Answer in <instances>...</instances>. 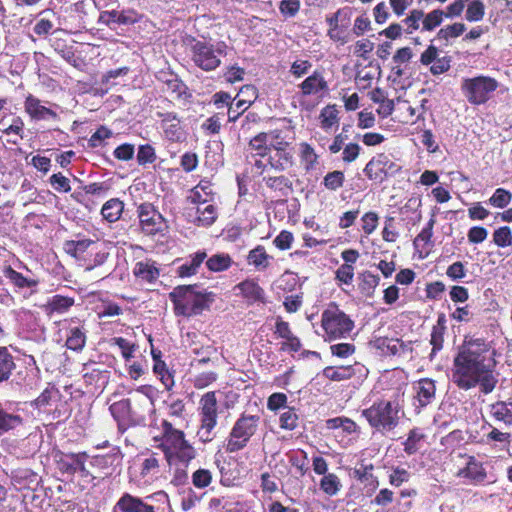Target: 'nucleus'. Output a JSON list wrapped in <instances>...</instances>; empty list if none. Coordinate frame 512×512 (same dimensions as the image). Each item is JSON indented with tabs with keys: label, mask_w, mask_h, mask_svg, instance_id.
Returning a JSON list of instances; mask_svg holds the SVG:
<instances>
[{
	"label": "nucleus",
	"mask_w": 512,
	"mask_h": 512,
	"mask_svg": "<svg viewBox=\"0 0 512 512\" xmlns=\"http://www.w3.org/2000/svg\"><path fill=\"white\" fill-rule=\"evenodd\" d=\"M212 190L208 182H200L191 192L190 198L193 202L205 204L208 200L207 197L211 194Z\"/></svg>",
	"instance_id": "38"
},
{
	"label": "nucleus",
	"mask_w": 512,
	"mask_h": 512,
	"mask_svg": "<svg viewBox=\"0 0 512 512\" xmlns=\"http://www.w3.org/2000/svg\"><path fill=\"white\" fill-rule=\"evenodd\" d=\"M495 352L482 339L465 341L459 347L452 367V381L462 390L480 386L488 394L493 391L497 379L493 374Z\"/></svg>",
	"instance_id": "1"
},
{
	"label": "nucleus",
	"mask_w": 512,
	"mask_h": 512,
	"mask_svg": "<svg viewBox=\"0 0 512 512\" xmlns=\"http://www.w3.org/2000/svg\"><path fill=\"white\" fill-rule=\"evenodd\" d=\"M338 121V110L335 108V106L329 105L322 109L320 113V123L324 130L328 131L330 128L336 125Z\"/></svg>",
	"instance_id": "32"
},
{
	"label": "nucleus",
	"mask_w": 512,
	"mask_h": 512,
	"mask_svg": "<svg viewBox=\"0 0 512 512\" xmlns=\"http://www.w3.org/2000/svg\"><path fill=\"white\" fill-rule=\"evenodd\" d=\"M270 135L268 133H259L249 142V149L256 153V155L264 157L269 151Z\"/></svg>",
	"instance_id": "26"
},
{
	"label": "nucleus",
	"mask_w": 512,
	"mask_h": 512,
	"mask_svg": "<svg viewBox=\"0 0 512 512\" xmlns=\"http://www.w3.org/2000/svg\"><path fill=\"white\" fill-rule=\"evenodd\" d=\"M300 157L306 170L313 169L317 164L318 155L315 150L307 143L300 144Z\"/></svg>",
	"instance_id": "35"
},
{
	"label": "nucleus",
	"mask_w": 512,
	"mask_h": 512,
	"mask_svg": "<svg viewBox=\"0 0 512 512\" xmlns=\"http://www.w3.org/2000/svg\"><path fill=\"white\" fill-rule=\"evenodd\" d=\"M297 420V414L292 409H288L282 413L280 417V425L284 429L292 430L297 426Z\"/></svg>",
	"instance_id": "51"
},
{
	"label": "nucleus",
	"mask_w": 512,
	"mask_h": 512,
	"mask_svg": "<svg viewBox=\"0 0 512 512\" xmlns=\"http://www.w3.org/2000/svg\"><path fill=\"white\" fill-rule=\"evenodd\" d=\"M169 297L174 304L175 313L186 317L202 313L214 300L212 293L200 291L196 285L175 287Z\"/></svg>",
	"instance_id": "2"
},
{
	"label": "nucleus",
	"mask_w": 512,
	"mask_h": 512,
	"mask_svg": "<svg viewBox=\"0 0 512 512\" xmlns=\"http://www.w3.org/2000/svg\"><path fill=\"white\" fill-rule=\"evenodd\" d=\"M86 335L78 327H72L69 329V334L66 339V346L68 349L74 351H80L85 346Z\"/></svg>",
	"instance_id": "25"
},
{
	"label": "nucleus",
	"mask_w": 512,
	"mask_h": 512,
	"mask_svg": "<svg viewBox=\"0 0 512 512\" xmlns=\"http://www.w3.org/2000/svg\"><path fill=\"white\" fill-rule=\"evenodd\" d=\"M353 373L351 366L327 367L323 370V375L332 381L349 379Z\"/></svg>",
	"instance_id": "27"
},
{
	"label": "nucleus",
	"mask_w": 512,
	"mask_h": 512,
	"mask_svg": "<svg viewBox=\"0 0 512 512\" xmlns=\"http://www.w3.org/2000/svg\"><path fill=\"white\" fill-rule=\"evenodd\" d=\"M292 158V154L287 149H283L275 152V156L270 157V164L275 169L284 170L292 164Z\"/></svg>",
	"instance_id": "36"
},
{
	"label": "nucleus",
	"mask_w": 512,
	"mask_h": 512,
	"mask_svg": "<svg viewBox=\"0 0 512 512\" xmlns=\"http://www.w3.org/2000/svg\"><path fill=\"white\" fill-rule=\"evenodd\" d=\"M73 304L74 300L72 298L56 295L48 303V309L50 312L63 313L67 311Z\"/></svg>",
	"instance_id": "39"
},
{
	"label": "nucleus",
	"mask_w": 512,
	"mask_h": 512,
	"mask_svg": "<svg viewBox=\"0 0 512 512\" xmlns=\"http://www.w3.org/2000/svg\"><path fill=\"white\" fill-rule=\"evenodd\" d=\"M235 288L239 289L243 297L248 300L257 301L263 299L264 291L254 280L243 281Z\"/></svg>",
	"instance_id": "20"
},
{
	"label": "nucleus",
	"mask_w": 512,
	"mask_h": 512,
	"mask_svg": "<svg viewBox=\"0 0 512 512\" xmlns=\"http://www.w3.org/2000/svg\"><path fill=\"white\" fill-rule=\"evenodd\" d=\"M163 437L160 448L170 466L180 462L184 467L195 458V449L185 439L184 432L178 430L168 422L163 424Z\"/></svg>",
	"instance_id": "3"
},
{
	"label": "nucleus",
	"mask_w": 512,
	"mask_h": 512,
	"mask_svg": "<svg viewBox=\"0 0 512 512\" xmlns=\"http://www.w3.org/2000/svg\"><path fill=\"white\" fill-rule=\"evenodd\" d=\"M300 7L299 0H283L280 3V11L288 16H294Z\"/></svg>",
	"instance_id": "56"
},
{
	"label": "nucleus",
	"mask_w": 512,
	"mask_h": 512,
	"mask_svg": "<svg viewBox=\"0 0 512 512\" xmlns=\"http://www.w3.org/2000/svg\"><path fill=\"white\" fill-rule=\"evenodd\" d=\"M206 258L205 252H198L191 259L190 263L183 264L179 267V275L181 277L191 276L196 273L197 268L203 263Z\"/></svg>",
	"instance_id": "34"
},
{
	"label": "nucleus",
	"mask_w": 512,
	"mask_h": 512,
	"mask_svg": "<svg viewBox=\"0 0 512 512\" xmlns=\"http://www.w3.org/2000/svg\"><path fill=\"white\" fill-rule=\"evenodd\" d=\"M466 30L464 23H454L441 28L437 33V38L448 42L451 38H457Z\"/></svg>",
	"instance_id": "31"
},
{
	"label": "nucleus",
	"mask_w": 512,
	"mask_h": 512,
	"mask_svg": "<svg viewBox=\"0 0 512 512\" xmlns=\"http://www.w3.org/2000/svg\"><path fill=\"white\" fill-rule=\"evenodd\" d=\"M344 182V174L341 171H333L328 173L323 180L324 186L329 190H337L342 187Z\"/></svg>",
	"instance_id": "46"
},
{
	"label": "nucleus",
	"mask_w": 512,
	"mask_h": 512,
	"mask_svg": "<svg viewBox=\"0 0 512 512\" xmlns=\"http://www.w3.org/2000/svg\"><path fill=\"white\" fill-rule=\"evenodd\" d=\"M162 128L166 138L172 142H180L185 138V133L176 116L167 114L162 120Z\"/></svg>",
	"instance_id": "14"
},
{
	"label": "nucleus",
	"mask_w": 512,
	"mask_h": 512,
	"mask_svg": "<svg viewBox=\"0 0 512 512\" xmlns=\"http://www.w3.org/2000/svg\"><path fill=\"white\" fill-rule=\"evenodd\" d=\"M114 156L119 160H130L134 156V146L132 144L120 145L115 149Z\"/></svg>",
	"instance_id": "53"
},
{
	"label": "nucleus",
	"mask_w": 512,
	"mask_h": 512,
	"mask_svg": "<svg viewBox=\"0 0 512 512\" xmlns=\"http://www.w3.org/2000/svg\"><path fill=\"white\" fill-rule=\"evenodd\" d=\"M50 183L57 191L69 192L71 190L69 179L60 173L53 174Z\"/></svg>",
	"instance_id": "52"
},
{
	"label": "nucleus",
	"mask_w": 512,
	"mask_h": 512,
	"mask_svg": "<svg viewBox=\"0 0 512 512\" xmlns=\"http://www.w3.org/2000/svg\"><path fill=\"white\" fill-rule=\"evenodd\" d=\"M423 439L424 434L419 429L411 430L408 438L403 443L404 451L409 455L416 453L420 449Z\"/></svg>",
	"instance_id": "30"
},
{
	"label": "nucleus",
	"mask_w": 512,
	"mask_h": 512,
	"mask_svg": "<svg viewBox=\"0 0 512 512\" xmlns=\"http://www.w3.org/2000/svg\"><path fill=\"white\" fill-rule=\"evenodd\" d=\"M312 67L311 63L306 60H297L291 66V73L296 77H302L307 74Z\"/></svg>",
	"instance_id": "54"
},
{
	"label": "nucleus",
	"mask_w": 512,
	"mask_h": 512,
	"mask_svg": "<svg viewBox=\"0 0 512 512\" xmlns=\"http://www.w3.org/2000/svg\"><path fill=\"white\" fill-rule=\"evenodd\" d=\"M492 414L497 420L512 424V402H497L492 405Z\"/></svg>",
	"instance_id": "28"
},
{
	"label": "nucleus",
	"mask_w": 512,
	"mask_h": 512,
	"mask_svg": "<svg viewBox=\"0 0 512 512\" xmlns=\"http://www.w3.org/2000/svg\"><path fill=\"white\" fill-rule=\"evenodd\" d=\"M116 507L121 512H155L154 507L145 503L142 499L125 493L118 500Z\"/></svg>",
	"instance_id": "12"
},
{
	"label": "nucleus",
	"mask_w": 512,
	"mask_h": 512,
	"mask_svg": "<svg viewBox=\"0 0 512 512\" xmlns=\"http://www.w3.org/2000/svg\"><path fill=\"white\" fill-rule=\"evenodd\" d=\"M400 406L396 401H379L362 411L368 423L380 431L394 429L399 421Z\"/></svg>",
	"instance_id": "4"
},
{
	"label": "nucleus",
	"mask_w": 512,
	"mask_h": 512,
	"mask_svg": "<svg viewBox=\"0 0 512 512\" xmlns=\"http://www.w3.org/2000/svg\"><path fill=\"white\" fill-rule=\"evenodd\" d=\"M138 212L142 230L146 234H155L161 230L163 217L151 204L140 205Z\"/></svg>",
	"instance_id": "10"
},
{
	"label": "nucleus",
	"mask_w": 512,
	"mask_h": 512,
	"mask_svg": "<svg viewBox=\"0 0 512 512\" xmlns=\"http://www.w3.org/2000/svg\"><path fill=\"white\" fill-rule=\"evenodd\" d=\"M424 13L421 10H412L410 15L404 20L407 24V32L412 33L414 30L419 28L420 21L423 22Z\"/></svg>",
	"instance_id": "50"
},
{
	"label": "nucleus",
	"mask_w": 512,
	"mask_h": 512,
	"mask_svg": "<svg viewBox=\"0 0 512 512\" xmlns=\"http://www.w3.org/2000/svg\"><path fill=\"white\" fill-rule=\"evenodd\" d=\"M26 111L33 118L45 119L47 117H56V113L49 108L40 104V101L32 96H29L25 101Z\"/></svg>",
	"instance_id": "18"
},
{
	"label": "nucleus",
	"mask_w": 512,
	"mask_h": 512,
	"mask_svg": "<svg viewBox=\"0 0 512 512\" xmlns=\"http://www.w3.org/2000/svg\"><path fill=\"white\" fill-rule=\"evenodd\" d=\"M511 198L512 194L509 191L503 188H498L496 189L492 197L489 199V202L491 205L495 207L504 208L509 204Z\"/></svg>",
	"instance_id": "44"
},
{
	"label": "nucleus",
	"mask_w": 512,
	"mask_h": 512,
	"mask_svg": "<svg viewBox=\"0 0 512 512\" xmlns=\"http://www.w3.org/2000/svg\"><path fill=\"white\" fill-rule=\"evenodd\" d=\"M5 274L6 277L19 288L33 287L37 284L35 280L24 277L21 273L10 267L6 270Z\"/></svg>",
	"instance_id": "40"
},
{
	"label": "nucleus",
	"mask_w": 512,
	"mask_h": 512,
	"mask_svg": "<svg viewBox=\"0 0 512 512\" xmlns=\"http://www.w3.org/2000/svg\"><path fill=\"white\" fill-rule=\"evenodd\" d=\"M248 264L253 265L258 270H265L269 267L272 256L268 255L262 246H257L251 250L247 257Z\"/></svg>",
	"instance_id": "19"
},
{
	"label": "nucleus",
	"mask_w": 512,
	"mask_h": 512,
	"mask_svg": "<svg viewBox=\"0 0 512 512\" xmlns=\"http://www.w3.org/2000/svg\"><path fill=\"white\" fill-rule=\"evenodd\" d=\"M354 277V268L350 264H342L336 271V279L344 284H351Z\"/></svg>",
	"instance_id": "47"
},
{
	"label": "nucleus",
	"mask_w": 512,
	"mask_h": 512,
	"mask_svg": "<svg viewBox=\"0 0 512 512\" xmlns=\"http://www.w3.org/2000/svg\"><path fill=\"white\" fill-rule=\"evenodd\" d=\"M378 215L374 212H368L362 217V229L366 234H371L378 225Z\"/></svg>",
	"instance_id": "49"
},
{
	"label": "nucleus",
	"mask_w": 512,
	"mask_h": 512,
	"mask_svg": "<svg viewBox=\"0 0 512 512\" xmlns=\"http://www.w3.org/2000/svg\"><path fill=\"white\" fill-rule=\"evenodd\" d=\"M493 241L499 247H506L512 244V232L508 226L498 228L493 233Z\"/></svg>",
	"instance_id": "42"
},
{
	"label": "nucleus",
	"mask_w": 512,
	"mask_h": 512,
	"mask_svg": "<svg viewBox=\"0 0 512 512\" xmlns=\"http://www.w3.org/2000/svg\"><path fill=\"white\" fill-rule=\"evenodd\" d=\"M293 241V235L292 233L288 231H282L275 239L274 244L279 249L285 250L289 249L291 246V243Z\"/></svg>",
	"instance_id": "57"
},
{
	"label": "nucleus",
	"mask_w": 512,
	"mask_h": 512,
	"mask_svg": "<svg viewBox=\"0 0 512 512\" xmlns=\"http://www.w3.org/2000/svg\"><path fill=\"white\" fill-rule=\"evenodd\" d=\"M359 151L360 146L356 143H350L346 145V147L343 150V161L348 163L354 161L358 157Z\"/></svg>",
	"instance_id": "61"
},
{
	"label": "nucleus",
	"mask_w": 512,
	"mask_h": 512,
	"mask_svg": "<svg viewBox=\"0 0 512 512\" xmlns=\"http://www.w3.org/2000/svg\"><path fill=\"white\" fill-rule=\"evenodd\" d=\"M200 427L197 432L203 442H210L215 437L214 429L218 418V400L215 392L205 393L199 401Z\"/></svg>",
	"instance_id": "5"
},
{
	"label": "nucleus",
	"mask_w": 512,
	"mask_h": 512,
	"mask_svg": "<svg viewBox=\"0 0 512 512\" xmlns=\"http://www.w3.org/2000/svg\"><path fill=\"white\" fill-rule=\"evenodd\" d=\"M488 232L483 227H472L468 232V240L471 243H481L487 238Z\"/></svg>",
	"instance_id": "55"
},
{
	"label": "nucleus",
	"mask_w": 512,
	"mask_h": 512,
	"mask_svg": "<svg viewBox=\"0 0 512 512\" xmlns=\"http://www.w3.org/2000/svg\"><path fill=\"white\" fill-rule=\"evenodd\" d=\"M374 18L378 24H383L389 17L388 7L384 2L378 3L374 7Z\"/></svg>",
	"instance_id": "60"
},
{
	"label": "nucleus",
	"mask_w": 512,
	"mask_h": 512,
	"mask_svg": "<svg viewBox=\"0 0 512 512\" xmlns=\"http://www.w3.org/2000/svg\"><path fill=\"white\" fill-rule=\"evenodd\" d=\"M154 148L150 145H141L138 149L137 160L139 164L152 163L155 160Z\"/></svg>",
	"instance_id": "48"
},
{
	"label": "nucleus",
	"mask_w": 512,
	"mask_h": 512,
	"mask_svg": "<svg viewBox=\"0 0 512 512\" xmlns=\"http://www.w3.org/2000/svg\"><path fill=\"white\" fill-rule=\"evenodd\" d=\"M123 208L124 205L120 200L110 199L103 205L101 214L104 219L113 223L120 218Z\"/></svg>",
	"instance_id": "22"
},
{
	"label": "nucleus",
	"mask_w": 512,
	"mask_h": 512,
	"mask_svg": "<svg viewBox=\"0 0 512 512\" xmlns=\"http://www.w3.org/2000/svg\"><path fill=\"white\" fill-rule=\"evenodd\" d=\"M444 12L436 9L424 15L423 17V30L431 31L439 26L443 21Z\"/></svg>",
	"instance_id": "41"
},
{
	"label": "nucleus",
	"mask_w": 512,
	"mask_h": 512,
	"mask_svg": "<svg viewBox=\"0 0 512 512\" xmlns=\"http://www.w3.org/2000/svg\"><path fill=\"white\" fill-rule=\"evenodd\" d=\"M212 474L207 469H198L192 475V483L196 488L202 489L210 485Z\"/></svg>",
	"instance_id": "45"
},
{
	"label": "nucleus",
	"mask_w": 512,
	"mask_h": 512,
	"mask_svg": "<svg viewBox=\"0 0 512 512\" xmlns=\"http://www.w3.org/2000/svg\"><path fill=\"white\" fill-rule=\"evenodd\" d=\"M458 475L474 482H482L486 477L482 466L475 461H469L465 468L459 470Z\"/></svg>",
	"instance_id": "23"
},
{
	"label": "nucleus",
	"mask_w": 512,
	"mask_h": 512,
	"mask_svg": "<svg viewBox=\"0 0 512 512\" xmlns=\"http://www.w3.org/2000/svg\"><path fill=\"white\" fill-rule=\"evenodd\" d=\"M258 424V416L242 415L231 429L226 450L233 453L243 449L257 431Z\"/></svg>",
	"instance_id": "8"
},
{
	"label": "nucleus",
	"mask_w": 512,
	"mask_h": 512,
	"mask_svg": "<svg viewBox=\"0 0 512 512\" xmlns=\"http://www.w3.org/2000/svg\"><path fill=\"white\" fill-rule=\"evenodd\" d=\"M302 93L304 95L317 94L322 90L327 89V82L323 76L314 72L311 76L307 77L300 85Z\"/></svg>",
	"instance_id": "16"
},
{
	"label": "nucleus",
	"mask_w": 512,
	"mask_h": 512,
	"mask_svg": "<svg viewBox=\"0 0 512 512\" xmlns=\"http://www.w3.org/2000/svg\"><path fill=\"white\" fill-rule=\"evenodd\" d=\"M321 323L329 340L346 337L354 326L353 321L335 305L323 311Z\"/></svg>",
	"instance_id": "7"
},
{
	"label": "nucleus",
	"mask_w": 512,
	"mask_h": 512,
	"mask_svg": "<svg viewBox=\"0 0 512 512\" xmlns=\"http://www.w3.org/2000/svg\"><path fill=\"white\" fill-rule=\"evenodd\" d=\"M217 218L216 207L212 204H200L196 209V221L199 225L210 226Z\"/></svg>",
	"instance_id": "21"
},
{
	"label": "nucleus",
	"mask_w": 512,
	"mask_h": 512,
	"mask_svg": "<svg viewBox=\"0 0 512 512\" xmlns=\"http://www.w3.org/2000/svg\"><path fill=\"white\" fill-rule=\"evenodd\" d=\"M392 166L393 163L389 161L388 157L380 154L367 163L364 172L370 179L382 180Z\"/></svg>",
	"instance_id": "11"
},
{
	"label": "nucleus",
	"mask_w": 512,
	"mask_h": 512,
	"mask_svg": "<svg viewBox=\"0 0 512 512\" xmlns=\"http://www.w3.org/2000/svg\"><path fill=\"white\" fill-rule=\"evenodd\" d=\"M275 333L278 334L279 337L285 339V342H283L281 346L282 350L297 352L300 349V340L293 335L287 322L278 321L276 323Z\"/></svg>",
	"instance_id": "15"
},
{
	"label": "nucleus",
	"mask_w": 512,
	"mask_h": 512,
	"mask_svg": "<svg viewBox=\"0 0 512 512\" xmlns=\"http://www.w3.org/2000/svg\"><path fill=\"white\" fill-rule=\"evenodd\" d=\"M375 124V116L372 112L361 111L358 114V127L362 129H368L373 127Z\"/></svg>",
	"instance_id": "59"
},
{
	"label": "nucleus",
	"mask_w": 512,
	"mask_h": 512,
	"mask_svg": "<svg viewBox=\"0 0 512 512\" xmlns=\"http://www.w3.org/2000/svg\"><path fill=\"white\" fill-rule=\"evenodd\" d=\"M113 341L121 349L122 355L125 359L132 357V352L135 348L134 344H131L129 341L121 337L114 338Z\"/></svg>",
	"instance_id": "58"
},
{
	"label": "nucleus",
	"mask_w": 512,
	"mask_h": 512,
	"mask_svg": "<svg viewBox=\"0 0 512 512\" xmlns=\"http://www.w3.org/2000/svg\"><path fill=\"white\" fill-rule=\"evenodd\" d=\"M331 351L338 357H347L354 352V346L348 343H340L331 346Z\"/></svg>",
	"instance_id": "62"
},
{
	"label": "nucleus",
	"mask_w": 512,
	"mask_h": 512,
	"mask_svg": "<svg viewBox=\"0 0 512 512\" xmlns=\"http://www.w3.org/2000/svg\"><path fill=\"white\" fill-rule=\"evenodd\" d=\"M413 389L421 407L430 404L435 397L436 387L431 379L425 378L417 381L414 383Z\"/></svg>",
	"instance_id": "13"
},
{
	"label": "nucleus",
	"mask_w": 512,
	"mask_h": 512,
	"mask_svg": "<svg viewBox=\"0 0 512 512\" xmlns=\"http://www.w3.org/2000/svg\"><path fill=\"white\" fill-rule=\"evenodd\" d=\"M226 48L223 42L214 46L198 41L191 48L193 62L205 71L214 70L220 65L221 57L226 55Z\"/></svg>",
	"instance_id": "9"
},
{
	"label": "nucleus",
	"mask_w": 512,
	"mask_h": 512,
	"mask_svg": "<svg viewBox=\"0 0 512 512\" xmlns=\"http://www.w3.org/2000/svg\"><path fill=\"white\" fill-rule=\"evenodd\" d=\"M238 97L240 98L237 100L236 106L245 111L257 97L256 88L252 85H245L240 89Z\"/></svg>",
	"instance_id": "29"
},
{
	"label": "nucleus",
	"mask_w": 512,
	"mask_h": 512,
	"mask_svg": "<svg viewBox=\"0 0 512 512\" xmlns=\"http://www.w3.org/2000/svg\"><path fill=\"white\" fill-rule=\"evenodd\" d=\"M134 274L141 280L153 283L158 279L160 272L153 262L141 261L135 265Z\"/></svg>",
	"instance_id": "17"
},
{
	"label": "nucleus",
	"mask_w": 512,
	"mask_h": 512,
	"mask_svg": "<svg viewBox=\"0 0 512 512\" xmlns=\"http://www.w3.org/2000/svg\"><path fill=\"white\" fill-rule=\"evenodd\" d=\"M484 4L480 0H473L467 8L466 19L470 22L479 21L484 16Z\"/></svg>",
	"instance_id": "43"
},
{
	"label": "nucleus",
	"mask_w": 512,
	"mask_h": 512,
	"mask_svg": "<svg viewBox=\"0 0 512 512\" xmlns=\"http://www.w3.org/2000/svg\"><path fill=\"white\" fill-rule=\"evenodd\" d=\"M321 489L328 495H335L341 487L339 478L333 474L329 473L324 475V477L320 481Z\"/></svg>",
	"instance_id": "37"
},
{
	"label": "nucleus",
	"mask_w": 512,
	"mask_h": 512,
	"mask_svg": "<svg viewBox=\"0 0 512 512\" xmlns=\"http://www.w3.org/2000/svg\"><path fill=\"white\" fill-rule=\"evenodd\" d=\"M232 263V260L227 254H216L210 257L206 265L209 270L213 272H220L228 269Z\"/></svg>",
	"instance_id": "33"
},
{
	"label": "nucleus",
	"mask_w": 512,
	"mask_h": 512,
	"mask_svg": "<svg viewBox=\"0 0 512 512\" xmlns=\"http://www.w3.org/2000/svg\"><path fill=\"white\" fill-rule=\"evenodd\" d=\"M14 368L15 363L12 355L7 348L0 347V382L6 381Z\"/></svg>",
	"instance_id": "24"
},
{
	"label": "nucleus",
	"mask_w": 512,
	"mask_h": 512,
	"mask_svg": "<svg viewBox=\"0 0 512 512\" xmlns=\"http://www.w3.org/2000/svg\"><path fill=\"white\" fill-rule=\"evenodd\" d=\"M498 86L496 79L481 75L463 79L461 90L470 104L482 105L491 98Z\"/></svg>",
	"instance_id": "6"
},
{
	"label": "nucleus",
	"mask_w": 512,
	"mask_h": 512,
	"mask_svg": "<svg viewBox=\"0 0 512 512\" xmlns=\"http://www.w3.org/2000/svg\"><path fill=\"white\" fill-rule=\"evenodd\" d=\"M287 397L283 393H274L268 398V408L270 410H277L280 407L284 406L286 403Z\"/></svg>",
	"instance_id": "63"
},
{
	"label": "nucleus",
	"mask_w": 512,
	"mask_h": 512,
	"mask_svg": "<svg viewBox=\"0 0 512 512\" xmlns=\"http://www.w3.org/2000/svg\"><path fill=\"white\" fill-rule=\"evenodd\" d=\"M447 275L454 280L461 279L465 276L464 265L461 262H455L447 269Z\"/></svg>",
	"instance_id": "64"
}]
</instances>
